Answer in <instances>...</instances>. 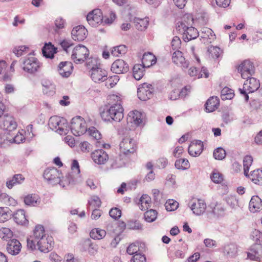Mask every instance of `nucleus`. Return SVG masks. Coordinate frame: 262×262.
<instances>
[{"label":"nucleus","instance_id":"nucleus-27","mask_svg":"<svg viewBox=\"0 0 262 262\" xmlns=\"http://www.w3.org/2000/svg\"><path fill=\"white\" fill-rule=\"evenodd\" d=\"M247 80L244 83L245 88L248 89V93H252L257 90L260 85L259 81L253 77H250L246 78Z\"/></svg>","mask_w":262,"mask_h":262},{"label":"nucleus","instance_id":"nucleus-25","mask_svg":"<svg viewBox=\"0 0 262 262\" xmlns=\"http://www.w3.org/2000/svg\"><path fill=\"white\" fill-rule=\"evenodd\" d=\"M128 15L130 16V21L134 23L136 28L138 30L143 31L147 28L149 23L148 17H145L144 18L134 17L132 20V17L133 15L131 12H128Z\"/></svg>","mask_w":262,"mask_h":262},{"label":"nucleus","instance_id":"nucleus-40","mask_svg":"<svg viewBox=\"0 0 262 262\" xmlns=\"http://www.w3.org/2000/svg\"><path fill=\"white\" fill-rule=\"evenodd\" d=\"M12 213L8 207H0V223H4L11 218Z\"/></svg>","mask_w":262,"mask_h":262},{"label":"nucleus","instance_id":"nucleus-61","mask_svg":"<svg viewBox=\"0 0 262 262\" xmlns=\"http://www.w3.org/2000/svg\"><path fill=\"white\" fill-rule=\"evenodd\" d=\"M230 1H211V5L214 8H226L230 5Z\"/></svg>","mask_w":262,"mask_h":262},{"label":"nucleus","instance_id":"nucleus-47","mask_svg":"<svg viewBox=\"0 0 262 262\" xmlns=\"http://www.w3.org/2000/svg\"><path fill=\"white\" fill-rule=\"evenodd\" d=\"M226 202L232 209H236L238 205V199L233 195L228 196L226 198Z\"/></svg>","mask_w":262,"mask_h":262},{"label":"nucleus","instance_id":"nucleus-4","mask_svg":"<svg viewBox=\"0 0 262 262\" xmlns=\"http://www.w3.org/2000/svg\"><path fill=\"white\" fill-rule=\"evenodd\" d=\"M49 127L53 130H55L59 134L66 135L69 132V127L67 121L58 116H52L48 123Z\"/></svg>","mask_w":262,"mask_h":262},{"label":"nucleus","instance_id":"nucleus-53","mask_svg":"<svg viewBox=\"0 0 262 262\" xmlns=\"http://www.w3.org/2000/svg\"><path fill=\"white\" fill-rule=\"evenodd\" d=\"M211 180L215 183L219 184L223 181V176L217 170H213L210 175Z\"/></svg>","mask_w":262,"mask_h":262},{"label":"nucleus","instance_id":"nucleus-50","mask_svg":"<svg viewBox=\"0 0 262 262\" xmlns=\"http://www.w3.org/2000/svg\"><path fill=\"white\" fill-rule=\"evenodd\" d=\"M42 85L43 87L42 89L43 93L50 95L54 93V86L50 82L44 81L42 82Z\"/></svg>","mask_w":262,"mask_h":262},{"label":"nucleus","instance_id":"nucleus-48","mask_svg":"<svg viewBox=\"0 0 262 262\" xmlns=\"http://www.w3.org/2000/svg\"><path fill=\"white\" fill-rule=\"evenodd\" d=\"M157 212L154 209L147 210L144 214L145 220L148 222H152L157 218Z\"/></svg>","mask_w":262,"mask_h":262},{"label":"nucleus","instance_id":"nucleus-30","mask_svg":"<svg viewBox=\"0 0 262 262\" xmlns=\"http://www.w3.org/2000/svg\"><path fill=\"white\" fill-rule=\"evenodd\" d=\"M220 100L217 97L212 96L208 99L205 104L206 109L208 112H212L217 108Z\"/></svg>","mask_w":262,"mask_h":262},{"label":"nucleus","instance_id":"nucleus-18","mask_svg":"<svg viewBox=\"0 0 262 262\" xmlns=\"http://www.w3.org/2000/svg\"><path fill=\"white\" fill-rule=\"evenodd\" d=\"M71 35L74 40L82 41L86 38L88 35V31L84 27L78 26L73 29Z\"/></svg>","mask_w":262,"mask_h":262},{"label":"nucleus","instance_id":"nucleus-20","mask_svg":"<svg viewBox=\"0 0 262 262\" xmlns=\"http://www.w3.org/2000/svg\"><path fill=\"white\" fill-rule=\"evenodd\" d=\"M93 161L98 164H104L108 159L107 153L103 149L95 150L91 154Z\"/></svg>","mask_w":262,"mask_h":262},{"label":"nucleus","instance_id":"nucleus-34","mask_svg":"<svg viewBox=\"0 0 262 262\" xmlns=\"http://www.w3.org/2000/svg\"><path fill=\"white\" fill-rule=\"evenodd\" d=\"M42 52L43 55L49 58H53L54 57V54L55 53V49L54 46L49 42V43H46L42 49Z\"/></svg>","mask_w":262,"mask_h":262},{"label":"nucleus","instance_id":"nucleus-17","mask_svg":"<svg viewBox=\"0 0 262 262\" xmlns=\"http://www.w3.org/2000/svg\"><path fill=\"white\" fill-rule=\"evenodd\" d=\"M129 70L128 64L122 59H117L112 64L111 71L116 74H123Z\"/></svg>","mask_w":262,"mask_h":262},{"label":"nucleus","instance_id":"nucleus-13","mask_svg":"<svg viewBox=\"0 0 262 262\" xmlns=\"http://www.w3.org/2000/svg\"><path fill=\"white\" fill-rule=\"evenodd\" d=\"M111 99L114 100H117V102L113 104V118L112 121H115L116 122H120L123 118V108L121 104V102L119 99V97L117 96L113 95L110 96Z\"/></svg>","mask_w":262,"mask_h":262},{"label":"nucleus","instance_id":"nucleus-45","mask_svg":"<svg viewBox=\"0 0 262 262\" xmlns=\"http://www.w3.org/2000/svg\"><path fill=\"white\" fill-rule=\"evenodd\" d=\"M253 162V158L251 156H246L243 160L244 172L246 177L248 176V172Z\"/></svg>","mask_w":262,"mask_h":262},{"label":"nucleus","instance_id":"nucleus-12","mask_svg":"<svg viewBox=\"0 0 262 262\" xmlns=\"http://www.w3.org/2000/svg\"><path fill=\"white\" fill-rule=\"evenodd\" d=\"M238 71L243 79L249 78L254 73L255 68L249 60H245L238 67Z\"/></svg>","mask_w":262,"mask_h":262},{"label":"nucleus","instance_id":"nucleus-24","mask_svg":"<svg viewBox=\"0 0 262 262\" xmlns=\"http://www.w3.org/2000/svg\"><path fill=\"white\" fill-rule=\"evenodd\" d=\"M127 122L134 123L135 126H139L142 123V114L138 111L130 112L127 117Z\"/></svg>","mask_w":262,"mask_h":262},{"label":"nucleus","instance_id":"nucleus-60","mask_svg":"<svg viewBox=\"0 0 262 262\" xmlns=\"http://www.w3.org/2000/svg\"><path fill=\"white\" fill-rule=\"evenodd\" d=\"M109 214L111 217L116 220L121 217V211L119 208L115 207L110 210Z\"/></svg>","mask_w":262,"mask_h":262},{"label":"nucleus","instance_id":"nucleus-19","mask_svg":"<svg viewBox=\"0 0 262 262\" xmlns=\"http://www.w3.org/2000/svg\"><path fill=\"white\" fill-rule=\"evenodd\" d=\"M203 143L201 140L192 141L188 147V152L192 157H198L203 150Z\"/></svg>","mask_w":262,"mask_h":262},{"label":"nucleus","instance_id":"nucleus-62","mask_svg":"<svg viewBox=\"0 0 262 262\" xmlns=\"http://www.w3.org/2000/svg\"><path fill=\"white\" fill-rule=\"evenodd\" d=\"M28 47L25 46H21L18 48H15L13 50V52L18 57L23 55L24 53H27V50H28Z\"/></svg>","mask_w":262,"mask_h":262},{"label":"nucleus","instance_id":"nucleus-35","mask_svg":"<svg viewBox=\"0 0 262 262\" xmlns=\"http://www.w3.org/2000/svg\"><path fill=\"white\" fill-rule=\"evenodd\" d=\"M25 178L20 174L14 175L13 178L7 181L6 186L9 189H11L14 185L21 183Z\"/></svg>","mask_w":262,"mask_h":262},{"label":"nucleus","instance_id":"nucleus-1","mask_svg":"<svg viewBox=\"0 0 262 262\" xmlns=\"http://www.w3.org/2000/svg\"><path fill=\"white\" fill-rule=\"evenodd\" d=\"M54 245L53 238L45 233L44 227L40 225L35 226L32 235L27 239V246L32 250H38L48 253Z\"/></svg>","mask_w":262,"mask_h":262},{"label":"nucleus","instance_id":"nucleus-14","mask_svg":"<svg viewBox=\"0 0 262 262\" xmlns=\"http://www.w3.org/2000/svg\"><path fill=\"white\" fill-rule=\"evenodd\" d=\"M17 127V123L14 118L10 115H5L0 120V128L9 132L14 130Z\"/></svg>","mask_w":262,"mask_h":262},{"label":"nucleus","instance_id":"nucleus-37","mask_svg":"<svg viewBox=\"0 0 262 262\" xmlns=\"http://www.w3.org/2000/svg\"><path fill=\"white\" fill-rule=\"evenodd\" d=\"M78 175H77L74 172L69 173L66 176L63 181L61 180L63 183L66 185H74L79 182Z\"/></svg>","mask_w":262,"mask_h":262},{"label":"nucleus","instance_id":"nucleus-59","mask_svg":"<svg viewBox=\"0 0 262 262\" xmlns=\"http://www.w3.org/2000/svg\"><path fill=\"white\" fill-rule=\"evenodd\" d=\"M86 131L89 135L94 139L99 140L101 138V134L95 127H90Z\"/></svg>","mask_w":262,"mask_h":262},{"label":"nucleus","instance_id":"nucleus-9","mask_svg":"<svg viewBox=\"0 0 262 262\" xmlns=\"http://www.w3.org/2000/svg\"><path fill=\"white\" fill-rule=\"evenodd\" d=\"M89 51L84 46L79 45L75 47L72 51L71 58L76 64L83 62L88 57Z\"/></svg>","mask_w":262,"mask_h":262},{"label":"nucleus","instance_id":"nucleus-31","mask_svg":"<svg viewBox=\"0 0 262 262\" xmlns=\"http://www.w3.org/2000/svg\"><path fill=\"white\" fill-rule=\"evenodd\" d=\"M223 252L228 257H235L237 253V247L234 244L226 245L223 248Z\"/></svg>","mask_w":262,"mask_h":262},{"label":"nucleus","instance_id":"nucleus-8","mask_svg":"<svg viewBox=\"0 0 262 262\" xmlns=\"http://www.w3.org/2000/svg\"><path fill=\"white\" fill-rule=\"evenodd\" d=\"M177 29L183 33V39L186 42L195 39L199 36V32L196 29L192 27H187L183 22L177 23Z\"/></svg>","mask_w":262,"mask_h":262},{"label":"nucleus","instance_id":"nucleus-57","mask_svg":"<svg viewBox=\"0 0 262 262\" xmlns=\"http://www.w3.org/2000/svg\"><path fill=\"white\" fill-rule=\"evenodd\" d=\"M181 46V40L180 37L174 36L171 41V47L173 51L179 50Z\"/></svg>","mask_w":262,"mask_h":262},{"label":"nucleus","instance_id":"nucleus-6","mask_svg":"<svg viewBox=\"0 0 262 262\" xmlns=\"http://www.w3.org/2000/svg\"><path fill=\"white\" fill-rule=\"evenodd\" d=\"M41 67V63L36 58L33 56L26 57L23 61V69L31 74L38 72Z\"/></svg>","mask_w":262,"mask_h":262},{"label":"nucleus","instance_id":"nucleus-44","mask_svg":"<svg viewBox=\"0 0 262 262\" xmlns=\"http://www.w3.org/2000/svg\"><path fill=\"white\" fill-rule=\"evenodd\" d=\"M175 166L178 169L185 170L190 167L189 161L186 159H180L176 160Z\"/></svg>","mask_w":262,"mask_h":262},{"label":"nucleus","instance_id":"nucleus-58","mask_svg":"<svg viewBox=\"0 0 262 262\" xmlns=\"http://www.w3.org/2000/svg\"><path fill=\"white\" fill-rule=\"evenodd\" d=\"M7 139L11 143L19 144L25 140V137L22 134L18 133L12 138H7Z\"/></svg>","mask_w":262,"mask_h":262},{"label":"nucleus","instance_id":"nucleus-38","mask_svg":"<svg viewBox=\"0 0 262 262\" xmlns=\"http://www.w3.org/2000/svg\"><path fill=\"white\" fill-rule=\"evenodd\" d=\"M144 67L141 64H135L133 69V76L137 80H140L144 75Z\"/></svg>","mask_w":262,"mask_h":262},{"label":"nucleus","instance_id":"nucleus-55","mask_svg":"<svg viewBox=\"0 0 262 262\" xmlns=\"http://www.w3.org/2000/svg\"><path fill=\"white\" fill-rule=\"evenodd\" d=\"M226 151L222 147H218L213 152V157L215 159L222 160L225 158Z\"/></svg>","mask_w":262,"mask_h":262},{"label":"nucleus","instance_id":"nucleus-49","mask_svg":"<svg viewBox=\"0 0 262 262\" xmlns=\"http://www.w3.org/2000/svg\"><path fill=\"white\" fill-rule=\"evenodd\" d=\"M113 105L110 107L109 108L104 110L101 113V117L102 119L105 121H111L113 118Z\"/></svg>","mask_w":262,"mask_h":262},{"label":"nucleus","instance_id":"nucleus-33","mask_svg":"<svg viewBox=\"0 0 262 262\" xmlns=\"http://www.w3.org/2000/svg\"><path fill=\"white\" fill-rule=\"evenodd\" d=\"M40 202L39 196L35 194H29L24 198V203L28 206H37Z\"/></svg>","mask_w":262,"mask_h":262},{"label":"nucleus","instance_id":"nucleus-28","mask_svg":"<svg viewBox=\"0 0 262 262\" xmlns=\"http://www.w3.org/2000/svg\"><path fill=\"white\" fill-rule=\"evenodd\" d=\"M156 56L150 52L145 53L142 59V65L145 68H149L156 62Z\"/></svg>","mask_w":262,"mask_h":262},{"label":"nucleus","instance_id":"nucleus-26","mask_svg":"<svg viewBox=\"0 0 262 262\" xmlns=\"http://www.w3.org/2000/svg\"><path fill=\"white\" fill-rule=\"evenodd\" d=\"M249 210L252 212H256L262 209V201L258 196H253L249 202Z\"/></svg>","mask_w":262,"mask_h":262},{"label":"nucleus","instance_id":"nucleus-64","mask_svg":"<svg viewBox=\"0 0 262 262\" xmlns=\"http://www.w3.org/2000/svg\"><path fill=\"white\" fill-rule=\"evenodd\" d=\"M146 259L144 255L135 254L130 260V262H146Z\"/></svg>","mask_w":262,"mask_h":262},{"label":"nucleus","instance_id":"nucleus-39","mask_svg":"<svg viewBox=\"0 0 262 262\" xmlns=\"http://www.w3.org/2000/svg\"><path fill=\"white\" fill-rule=\"evenodd\" d=\"M207 51L209 57L214 59L219 58L222 54V50L216 46H210L208 47Z\"/></svg>","mask_w":262,"mask_h":262},{"label":"nucleus","instance_id":"nucleus-29","mask_svg":"<svg viewBox=\"0 0 262 262\" xmlns=\"http://www.w3.org/2000/svg\"><path fill=\"white\" fill-rule=\"evenodd\" d=\"M247 177L253 183L259 185H262V170H253L250 174H248Z\"/></svg>","mask_w":262,"mask_h":262},{"label":"nucleus","instance_id":"nucleus-7","mask_svg":"<svg viewBox=\"0 0 262 262\" xmlns=\"http://www.w3.org/2000/svg\"><path fill=\"white\" fill-rule=\"evenodd\" d=\"M61 173L57 168L52 167L47 168L43 172V178L49 183L52 185L59 184L60 186L65 187L64 183L60 179Z\"/></svg>","mask_w":262,"mask_h":262},{"label":"nucleus","instance_id":"nucleus-51","mask_svg":"<svg viewBox=\"0 0 262 262\" xmlns=\"http://www.w3.org/2000/svg\"><path fill=\"white\" fill-rule=\"evenodd\" d=\"M13 236L12 231L8 228H2L0 229V237L4 240H7Z\"/></svg>","mask_w":262,"mask_h":262},{"label":"nucleus","instance_id":"nucleus-15","mask_svg":"<svg viewBox=\"0 0 262 262\" xmlns=\"http://www.w3.org/2000/svg\"><path fill=\"white\" fill-rule=\"evenodd\" d=\"M189 205L193 213L197 215L202 214L206 208V205L204 201L201 199L193 200Z\"/></svg>","mask_w":262,"mask_h":262},{"label":"nucleus","instance_id":"nucleus-11","mask_svg":"<svg viewBox=\"0 0 262 262\" xmlns=\"http://www.w3.org/2000/svg\"><path fill=\"white\" fill-rule=\"evenodd\" d=\"M86 20L89 24L93 27H96L103 23L102 13L100 9H96L88 13Z\"/></svg>","mask_w":262,"mask_h":262},{"label":"nucleus","instance_id":"nucleus-54","mask_svg":"<svg viewBox=\"0 0 262 262\" xmlns=\"http://www.w3.org/2000/svg\"><path fill=\"white\" fill-rule=\"evenodd\" d=\"M179 203L173 200H169L165 204V209L168 211L176 210L178 207Z\"/></svg>","mask_w":262,"mask_h":262},{"label":"nucleus","instance_id":"nucleus-41","mask_svg":"<svg viewBox=\"0 0 262 262\" xmlns=\"http://www.w3.org/2000/svg\"><path fill=\"white\" fill-rule=\"evenodd\" d=\"M90 235L93 239H101L106 235V231L104 230L95 228L90 232Z\"/></svg>","mask_w":262,"mask_h":262},{"label":"nucleus","instance_id":"nucleus-52","mask_svg":"<svg viewBox=\"0 0 262 262\" xmlns=\"http://www.w3.org/2000/svg\"><path fill=\"white\" fill-rule=\"evenodd\" d=\"M88 204L89 208L93 209L95 207H99L101 206V202L98 196L94 195L91 198Z\"/></svg>","mask_w":262,"mask_h":262},{"label":"nucleus","instance_id":"nucleus-16","mask_svg":"<svg viewBox=\"0 0 262 262\" xmlns=\"http://www.w3.org/2000/svg\"><path fill=\"white\" fill-rule=\"evenodd\" d=\"M73 66L69 61L61 62L58 66V71L61 76L64 78L69 77L72 74Z\"/></svg>","mask_w":262,"mask_h":262},{"label":"nucleus","instance_id":"nucleus-56","mask_svg":"<svg viewBox=\"0 0 262 262\" xmlns=\"http://www.w3.org/2000/svg\"><path fill=\"white\" fill-rule=\"evenodd\" d=\"M119 77L118 75H113L109 77L106 82V86L108 88H113L119 81Z\"/></svg>","mask_w":262,"mask_h":262},{"label":"nucleus","instance_id":"nucleus-42","mask_svg":"<svg viewBox=\"0 0 262 262\" xmlns=\"http://www.w3.org/2000/svg\"><path fill=\"white\" fill-rule=\"evenodd\" d=\"M234 95L233 91L228 87L223 88L221 92V97L223 100L231 99Z\"/></svg>","mask_w":262,"mask_h":262},{"label":"nucleus","instance_id":"nucleus-23","mask_svg":"<svg viewBox=\"0 0 262 262\" xmlns=\"http://www.w3.org/2000/svg\"><path fill=\"white\" fill-rule=\"evenodd\" d=\"M21 245L20 243L16 239H12L8 241L7 245V251L12 255H17L20 251Z\"/></svg>","mask_w":262,"mask_h":262},{"label":"nucleus","instance_id":"nucleus-63","mask_svg":"<svg viewBox=\"0 0 262 262\" xmlns=\"http://www.w3.org/2000/svg\"><path fill=\"white\" fill-rule=\"evenodd\" d=\"M128 228L133 230H141L142 226L138 221H130L127 224Z\"/></svg>","mask_w":262,"mask_h":262},{"label":"nucleus","instance_id":"nucleus-46","mask_svg":"<svg viewBox=\"0 0 262 262\" xmlns=\"http://www.w3.org/2000/svg\"><path fill=\"white\" fill-rule=\"evenodd\" d=\"M251 238L258 245L262 244V233L258 230L254 229L251 234Z\"/></svg>","mask_w":262,"mask_h":262},{"label":"nucleus","instance_id":"nucleus-43","mask_svg":"<svg viewBox=\"0 0 262 262\" xmlns=\"http://www.w3.org/2000/svg\"><path fill=\"white\" fill-rule=\"evenodd\" d=\"M127 51V48L125 45H119L115 47L111 51V54L114 56L118 57L124 54Z\"/></svg>","mask_w":262,"mask_h":262},{"label":"nucleus","instance_id":"nucleus-32","mask_svg":"<svg viewBox=\"0 0 262 262\" xmlns=\"http://www.w3.org/2000/svg\"><path fill=\"white\" fill-rule=\"evenodd\" d=\"M14 221L18 224L26 225L28 223L24 210H17L13 215Z\"/></svg>","mask_w":262,"mask_h":262},{"label":"nucleus","instance_id":"nucleus-21","mask_svg":"<svg viewBox=\"0 0 262 262\" xmlns=\"http://www.w3.org/2000/svg\"><path fill=\"white\" fill-rule=\"evenodd\" d=\"M172 62L184 69H187L188 67V62L185 60L183 55V53L180 50L174 51L172 54Z\"/></svg>","mask_w":262,"mask_h":262},{"label":"nucleus","instance_id":"nucleus-2","mask_svg":"<svg viewBox=\"0 0 262 262\" xmlns=\"http://www.w3.org/2000/svg\"><path fill=\"white\" fill-rule=\"evenodd\" d=\"M87 67L90 69V74L95 82H100L106 80L107 72L101 67L97 58H91L86 62Z\"/></svg>","mask_w":262,"mask_h":262},{"label":"nucleus","instance_id":"nucleus-5","mask_svg":"<svg viewBox=\"0 0 262 262\" xmlns=\"http://www.w3.org/2000/svg\"><path fill=\"white\" fill-rule=\"evenodd\" d=\"M71 130L75 136L83 135L87 130L85 121L80 116L74 117L71 123Z\"/></svg>","mask_w":262,"mask_h":262},{"label":"nucleus","instance_id":"nucleus-36","mask_svg":"<svg viewBox=\"0 0 262 262\" xmlns=\"http://www.w3.org/2000/svg\"><path fill=\"white\" fill-rule=\"evenodd\" d=\"M151 203L150 197L147 194H143L140 199L139 208L142 210H146L150 207Z\"/></svg>","mask_w":262,"mask_h":262},{"label":"nucleus","instance_id":"nucleus-10","mask_svg":"<svg viewBox=\"0 0 262 262\" xmlns=\"http://www.w3.org/2000/svg\"><path fill=\"white\" fill-rule=\"evenodd\" d=\"M154 88L152 85L144 83L140 84L138 88L137 95L142 101H146L151 98L153 95Z\"/></svg>","mask_w":262,"mask_h":262},{"label":"nucleus","instance_id":"nucleus-22","mask_svg":"<svg viewBox=\"0 0 262 262\" xmlns=\"http://www.w3.org/2000/svg\"><path fill=\"white\" fill-rule=\"evenodd\" d=\"M200 36L202 42L204 43H211L216 38L213 31L207 27H204L202 29Z\"/></svg>","mask_w":262,"mask_h":262},{"label":"nucleus","instance_id":"nucleus-3","mask_svg":"<svg viewBox=\"0 0 262 262\" xmlns=\"http://www.w3.org/2000/svg\"><path fill=\"white\" fill-rule=\"evenodd\" d=\"M125 137L120 143V152L124 156H127L134 153L137 149L136 141L130 138V132L125 129Z\"/></svg>","mask_w":262,"mask_h":262}]
</instances>
